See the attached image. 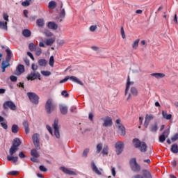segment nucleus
Wrapping results in <instances>:
<instances>
[{"label":"nucleus","instance_id":"9b49d317","mask_svg":"<svg viewBox=\"0 0 178 178\" xmlns=\"http://www.w3.org/2000/svg\"><path fill=\"white\" fill-rule=\"evenodd\" d=\"M26 79L27 80H31L32 81L33 80H37V79H38V80H41V74H40L39 72H33L28 74Z\"/></svg>","mask_w":178,"mask_h":178},{"label":"nucleus","instance_id":"4be33fe9","mask_svg":"<svg viewBox=\"0 0 178 178\" xmlns=\"http://www.w3.org/2000/svg\"><path fill=\"white\" fill-rule=\"evenodd\" d=\"M47 27H49L51 30H57L58 24H56L55 22H50L48 23Z\"/></svg>","mask_w":178,"mask_h":178},{"label":"nucleus","instance_id":"338daca9","mask_svg":"<svg viewBox=\"0 0 178 178\" xmlns=\"http://www.w3.org/2000/svg\"><path fill=\"white\" fill-rule=\"evenodd\" d=\"M27 55L28 56H30L31 59H32V60H34V56H33V54L30 51L27 52Z\"/></svg>","mask_w":178,"mask_h":178},{"label":"nucleus","instance_id":"bf43d9fd","mask_svg":"<svg viewBox=\"0 0 178 178\" xmlns=\"http://www.w3.org/2000/svg\"><path fill=\"white\" fill-rule=\"evenodd\" d=\"M39 169H40V172H47V168H45V166H44V165H40L39 167Z\"/></svg>","mask_w":178,"mask_h":178},{"label":"nucleus","instance_id":"a211bd4d","mask_svg":"<svg viewBox=\"0 0 178 178\" xmlns=\"http://www.w3.org/2000/svg\"><path fill=\"white\" fill-rule=\"evenodd\" d=\"M69 79L70 80H71V81H73L74 83H76V84H79L80 86H84V83L74 76H70Z\"/></svg>","mask_w":178,"mask_h":178},{"label":"nucleus","instance_id":"4c0bfd02","mask_svg":"<svg viewBox=\"0 0 178 178\" xmlns=\"http://www.w3.org/2000/svg\"><path fill=\"white\" fill-rule=\"evenodd\" d=\"M38 63H39L40 66L45 67V66H47V60L40 59L38 60Z\"/></svg>","mask_w":178,"mask_h":178},{"label":"nucleus","instance_id":"de8ad7c7","mask_svg":"<svg viewBox=\"0 0 178 178\" xmlns=\"http://www.w3.org/2000/svg\"><path fill=\"white\" fill-rule=\"evenodd\" d=\"M44 34H45L46 37H52L54 35L52 32H51V31H49L48 30H45L44 31Z\"/></svg>","mask_w":178,"mask_h":178},{"label":"nucleus","instance_id":"c85d7f7f","mask_svg":"<svg viewBox=\"0 0 178 178\" xmlns=\"http://www.w3.org/2000/svg\"><path fill=\"white\" fill-rule=\"evenodd\" d=\"M92 169L95 173H97V175H101V171L98 170V168H97V165H95V163L92 162Z\"/></svg>","mask_w":178,"mask_h":178},{"label":"nucleus","instance_id":"0e129e2a","mask_svg":"<svg viewBox=\"0 0 178 178\" xmlns=\"http://www.w3.org/2000/svg\"><path fill=\"white\" fill-rule=\"evenodd\" d=\"M24 62L26 63V66H30V60L27 58H24Z\"/></svg>","mask_w":178,"mask_h":178},{"label":"nucleus","instance_id":"37998d69","mask_svg":"<svg viewBox=\"0 0 178 178\" xmlns=\"http://www.w3.org/2000/svg\"><path fill=\"white\" fill-rule=\"evenodd\" d=\"M12 131L13 133H17V131H19V127L16 124H13L12 127Z\"/></svg>","mask_w":178,"mask_h":178},{"label":"nucleus","instance_id":"7ed1b4c3","mask_svg":"<svg viewBox=\"0 0 178 178\" xmlns=\"http://www.w3.org/2000/svg\"><path fill=\"white\" fill-rule=\"evenodd\" d=\"M133 144L135 148H138L140 152H147V144L145 142L140 141L138 138H134L133 140Z\"/></svg>","mask_w":178,"mask_h":178},{"label":"nucleus","instance_id":"864d4df0","mask_svg":"<svg viewBox=\"0 0 178 178\" xmlns=\"http://www.w3.org/2000/svg\"><path fill=\"white\" fill-rule=\"evenodd\" d=\"M121 35L123 39L126 38V34L124 33V29L123 26L121 27Z\"/></svg>","mask_w":178,"mask_h":178},{"label":"nucleus","instance_id":"13d9d810","mask_svg":"<svg viewBox=\"0 0 178 178\" xmlns=\"http://www.w3.org/2000/svg\"><path fill=\"white\" fill-rule=\"evenodd\" d=\"M61 95L64 96L65 98H67V97H69V93H67V91L63 90L61 92Z\"/></svg>","mask_w":178,"mask_h":178},{"label":"nucleus","instance_id":"412c9836","mask_svg":"<svg viewBox=\"0 0 178 178\" xmlns=\"http://www.w3.org/2000/svg\"><path fill=\"white\" fill-rule=\"evenodd\" d=\"M162 116L166 120H170L172 119V114H168L166 111H162Z\"/></svg>","mask_w":178,"mask_h":178},{"label":"nucleus","instance_id":"5701e85b","mask_svg":"<svg viewBox=\"0 0 178 178\" xmlns=\"http://www.w3.org/2000/svg\"><path fill=\"white\" fill-rule=\"evenodd\" d=\"M131 168L134 172H140V170H141V167L140 166V165H138V163L131 165Z\"/></svg>","mask_w":178,"mask_h":178},{"label":"nucleus","instance_id":"f257e3e1","mask_svg":"<svg viewBox=\"0 0 178 178\" xmlns=\"http://www.w3.org/2000/svg\"><path fill=\"white\" fill-rule=\"evenodd\" d=\"M22 144V142L20 141V139L19 138H16L13 141V145L9 149V156H7L8 161L13 162V163H16L17 161L19 160V157L17 156H13L14 154H16L17 152L18 147H20Z\"/></svg>","mask_w":178,"mask_h":178},{"label":"nucleus","instance_id":"473e14b6","mask_svg":"<svg viewBox=\"0 0 178 178\" xmlns=\"http://www.w3.org/2000/svg\"><path fill=\"white\" fill-rule=\"evenodd\" d=\"M0 29H3V30H8V22H0Z\"/></svg>","mask_w":178,"mask_h":178},{"label":"nucleus","instance_id":"b1692460","mask_svg":"<svg viewBox=\"0 0 178 178\" xmlns=\"http://www.w3.org/2000/svg\"><path fill=\"white\" fill-rule=\"evenodd\" d=\"M151 76L155 77L156 79H163L165 77V74L163 73H153L151 74Z\"/></svg>","mask_w":178,"mask_h":178},{"label":"nucleus","instance_id":"ea45409f","mask_svg":"<svg viewBox=\"0 0 178 178\" xmlns=\"http://www.w3.org/2000/svg\"><path fill=\"white\" fill-rule=\"evenodd\" d=\"M17 70H18L19 73H24V65H19L17 66Z\"/></svg>","mask_w":178,"mask_h":178},{"label":"nucleus","instance_id":"f03ea898","mask_svg":"<svg viewBox=\"0 0 178 178\" xmlns=\"http://www.w3.org/2000/svg\"><path fill=\"white\" fill-rule=\"evenodd\" d=\"M133 86H134V81H130V76H128L124 92L125 95H127V92H129V90H130V93L127 98V101L131 99V95H133V97H137V95H138V90L136 87H133Z\"/></svg>","mask_w":178,"mask_h":178},{"label":"nucleus","instance_id":"6e6d98bb","mask_svg":"<svg viewBox=\"0 0 178 178\" xmlns=\"http://www.w3.org/2000/svg\"><path fill=\"white\" fill-rule=\"evenodd\" d=\"M58 45H59V47H63V45H65V40H58Z\"/></svg>","mask_w":178,"mask_h":178},{"label":"nucleus","instance_id":"6e6552de","mask_svg":"<svg viewBox=\"0 0 178 178\" xmlns=\"http://www.w3.org/2000/svg\"><path fill=\"white\" fill-rule=\"evenodd\" d=\"M59 120L56 119L53 124V128L54 129V136L56 138H60V133L59 132Z\"/></svg>","mask_w":178,"mask_h":178},{"label":"nucleus","instance_id":"c03bdc74","mask_svg":"<svg viewBox=\"0 0 178 178\" xmlns=\"http://www.w3.org/2000/svg\"><path fill=\"white\" fill-rule=\"evenodd\" d=\"M54 63H55V60L54 59V56H51L49 58V65L54 67Z\"/></svg>","mask_w":178,"mask_h":178},{"label":"nucleus","instance_id":"72a5a7b5","mask_svg":"<svg viewBox=\"0 0 178 178\" xmlns=\"http://www.w3.org/2000/svg\"><path fill=\"white\" fill-rule=\"evenodd\" d=\"M36 24L39 27H44V19H38L36 21Z\"/></svg>","mask_w":178,"mask_h":178},{"label":"nucleus","instance_id":"cd10ccee","mask_svg":"<svg viewBox=\"0 0 178 178\" xmlns=\"http://www.w3.org/2000/svg\"><path fill=\"white\" fill-rule=\"evenodd\" d=\"M54 42H55V38H49L45 40L44 43L47 46H51L54 44Z\"/></svg>","mask_w":178,"mask_h":178},{"label":"nucleus","instance_id":"2f4dec72","mask_svg":"<svg viewBox=\"0 0 178 178\" xmlns=\"http://www.w3.org/2000/svg\"><path fill=\"white\" fill-rule=\"evenodd\" d=\"M140 42V39H137L132 43L133 49H137L138 48V44Z\"/></svg>","mask_w":178,"mask_h":178},{"label":"nucleus","instance_id":"e2e57ef3","mask_svg":"<svg viewBox=\"0 0 178 178\" xmlns=\"http://www.w3.org/2000/svg\"><path fill=\"white\" fill-rule=\"evenodd\" d=\"M10 79L11 80V81H13V82H16L17 81V77L12 75L10 77Z\"/></svg>","mask_w":178,"mask_h":178},{"label":"nucleus","instance_id":"a878e982","mask_svg":"<svg viewBox=\"0 0 178 178\" xmlns=\"http://www.w3.org/2000/svg\"><path fill=\"white\" fill-rule=\"evenodd\" d=\"M31 156H34L35 158H40V153L37 151V149H33L31 151Z\"/></svg>","mask_w":178,"mask_h":178},{"label":"nucleus","instance_id":"09e8293b","mask_svg":"<svg viewBox=\"0 0 178 178\" xmlns=\"http://www.w3.org/2000/svg\"><path fill=\"white\" fill-rule=\"evenodd\" d=\"M89 152H90V149H85L83 152L82 156H83V158H87V155Z\"/></svg>","mask_w":178,"mask_h":178},{"label":"nucleus","instance_id":"0eeeda50","mask_svg":"<svg viewBox=\"0 0 178 178\" xmlns=\"http://www.w3.org/2000/svg\"><path fill=\"white\" fill-rule=\"evenodd\" d=\"M60 9L59 11V17H57V22H58V23H61V22H63V19H65V17H66V11L65 10V8H63V4L62 3H60Z\"/></svg>","mask_w":178,"mask_h":178},{"label":"nucleus","instance_id":"393cba45","mask_svg":"<svg viewBox=\"0 0 178 178\" xmlns=\"http://www.w3.org/2000/svg\"><path fill=\"white\" fill-rule=\"evenodd\" d=\"M22 35L26 37V38H29V37L31 35V31H30L29 29H24L22 31Z\"/></svg>","mask_w":178,"mask_h":178},{"label":"nucleus","instance_id":"6ab92c4d","mask_svg":"<svg viewBox=\"0 0 178 178\" xmlns=\"http://www.w3.org/2000/svg\"><path fill=\"white\" fill-rule=\"evenodd\" d=\"M149 129L152 133H156V131H158V123L154 122V124H152Z\"/></svg>","mask_w":178,"mask_h":178},{"label":"nucleus","instance_id":"c756f323","mask_svg":"<svg viewBox=\"0 0 178 178\" xmlns=\"http://www.w3.org/2000/svg\"><path fill=\"white\" fill-rule=\"evenodd\" d=\"M23 126L24 127L26 134H29V133L30 132V128L29 127V122L24 121L23 122Z\"/></svg>","mask_w":178,"mask_h":178},{"label":"nucleus","instance_id":"20e7f679","mask_svg":"<svg viewBox=\"0 0 178 178\" xmlns=\"http://www.w3.org/2000/svg\"><path fill=\"white\" fill-rule=\"evenodd\" d=\"M45 109L47 113H52L56 109V104L54 102L52 99H49L45 104Z\"/></svg>","mask_w":178,"mask_h":178},{"label":"nucleus","instance_id":"603ef678","mask_svg":"<svg viewBox=\"0 0 178 178\" xmlns=\"http://www.w3.org/2000/svg\"><path fill=\"white\" fill-rule=\"evenodd\" d=\"M3 19L6 20V23L9 22V15H8V14L4 13V14L3 15Z\"/></svg>","mask_w":178,"mask_h":178},{"label":"nucleus","instance_id":"49530a36","mask_svg":"<svg viewBox=\"0 0 178 178\" xmlns=\"http://www.w3.org/2000/svg\"><path fill=\"white\" fill-rule=\"evenodd\" d=\"M29 48L30 51H35V44H34V43H30L29 44Z\"/></svg>","mask_w":178,"mask_h":178},{"label":"nucleus","instance_id":"052dcab7","mask_svg":"<svg viewBox=\"0 0 178 178\" xmlns=\"http://www.w3.org/2000/svg\"><path fill=\"white\" fill-rule=\"evenodd\" d=\"M111 173H112L113 177H115V176H116V170L115 169V167H112L111 168Z\"/></svg>","mask_w":178,"mask_h":178},{"label":"nucleus","instance_id":"a18cd8bd","mask_svg":"<svg viewBox=\"0 0 178 178\" xmlns=\"http://www.w3.org/2000/svg\"><path fill=\"white\" fill-rule=\"evenodd\" d=\"M130 163V166H133L134 165H136L137 164V160L136 159V158L131 159L129 161Z\"/></svg>","mask_w":178,"mask_h":178},{"label":"nucleus","instance_id":"aec40b11","mask_svg":"<svg viewBox=\"0 0 178 178\" xmlns=\"http://www.w3.org/2000/svg\"><path fill=\"white\" fill-rule=\"evenodd\" d=\"M68 109L67 106L60 105V112L62 115H67Z\"/></svg>","mask_w":178,"mask_h":178},{"label":"nucleus","instance_id":"bb28decb","mask_svg":"<svg viewBox=\"0 0 178 178\" xmlns=\"http://www.w3.org/2000/svg\"><path fill=\"white\" fill-rule=\"evenodd\" d=\"M6 52L7 54L6 59H7L8 60H10L12 59V51H10V48H7L6 49Z\"/></svg>","mask_w":178,"mask_h":178},{"label":"nucleus","instance_id":"5fc2aeb1","mask_svg":"<svg viewBox=\"0 0 178 178\" xmlns=\"http://www.w3.org/2000/svg\"><path fill=\"white\" fill-rule=\"evenodd\" d=\"M69 79H70V76H66L64 79H62L61 81H60V83L62 84V83H66V81H67Z\"/></svg>","mask_w":178,"mask_h":178},{"label":"nucleus","instance_id":"9d476101","mask_svg":"<svg viewBox=\"0 0 178 178\" xmlns=\"http://www.w3.org/2000/svg\"><path fill=\"white\" fill-rule=\"evenodd\" d=\"M115 147L117 155H120V153L123 152V149L124 148V143L122 141L117 142Z\"/></svg>","mask_w":178,"mask_h":178},{"label":"nucleus","instance_id":"c9c22d12","mask_svg":"<svg viewBox=\"0 0 178 178\" xmlns=\"http://www.w3.org/2000/svg\"><path fill=\"white\" fill-rule=\"evenodd\" d=\"M9 62H10V60H8L7 59H6L5 61H3L1 63V67H9V66H10V64L9 63Z\"/></svg>","mask_w":178,"mask_h":178},{"label":"nucleus","instance_id":"dca6fc26","mask_svg":"<svg viewBox=\"0 0 178 178\" xmlns=\"http://www.w3.org/2000/svg\"><path fill=\"white\" fill-rule=\"evenodd\" d=\"M142 173L143 178H152V172L149 170H143Z\"/></svg>","mask_w":178,"mask_h":178},{"label":"nucleus","instance_id":"f704fd0d","mask_svg":"<svg viewBox=\"0 0 178 178\" xmlns=\"http://www.w3.org/2000/svg\"><path fill=\"white\" fill-rule=\"evenodd\" d=\"M108 152H109V147H108L107 145L104 146L102 151V155H108Z\"/></svg>","mask_w":178,"mask_h":178},{"label":"nucleus","instance_id":"f3484780","mask_svg":"<svg viewBox=\"0 0 178 178\" xmlns=\"http://www.w3.org/2000/svg\"><path fill=\"white\" fill-rule=\"evenodd\" d=\"M60 170H62V172H63V173H65V175H76V172L70 170V169L65 168V167H61L60 168Z\"/></svg>","mask_w":178,"mask_h":178},{"label":"nucleus","instance_id":"423d86ee","mask_svg":"<svg viewBox=\"0 0 178 178\" xmlns=\"http://www.w3.org/2000/svg\"><path fill=\"white\" fill-rule=\"evenodd\" d=\"M26 95L32 104L38 105V99H40V97H38L37 94L35 92H29L26 94Z\"/></svg>","mask_w":178,"mask_h":178},{"label":"nucleus","instance_id":"4468645a","mask_svg":"<svg viewBox=\"0 0 178 178\" xmlns=\"http://www.w3.org/2000/svg\"><path fill=\"white\" fill-rule=\"evenodd\" d=\"M104 123L103 126L104 127H109L113 124V122L112 121V118L111 117H106L105 119L103 120Z\"/></svg>","mask_w":178,"mask_h":178},{"label":"nucleus","instance_id":"774afa93","mask_svg":"<svg viewBox=\"0 0 178 178\" xmlns=\"http://www.w3.org/2000/svg\"><path fill=\"white\" fill-rule=\"evenodd\" d=\"M132 178H144V177L141 175H136L133 176Z\"/></svg>","mask_w":178,"mask_h":178},{"label":"nucleus","instance_id":"e433bc0d","mask_svg":"<svg viewBox=\"0 0 178 178\" xmlns=\"http://www.w3.org/2000/svg\"><path fill=\"white\" fill-rule=\"evenodd\" d=\"M56 8V2L51 1L49 3V9H55Z\"/></svg>","mask_w":178,"mask_h":178},{"label":"nucleus","instance_id":"7c9ffc66","mask_svg":"<svg viewBox=\"0 0 178 178\" xmlns=\"http://www.w3.org/2000/svg\"><path fill=\"white\" fill-rule=\"evenodd\" d=\"M171 152H172L173 154H177L178 153V146L177 144H174L171 147Z\"/></svg>","mask_w":178,"mask_h":178},{"label":"nucleus","instance_id":"39448f33","mask_svg":"<svg viewBox=\"0 0 178 178\" xmlns=\"http://www.w3.org/2000/svg\"><path fill=\"white\" fill-rule=\"evenodd\" d=\"M115 127H117L118 132L120 134V136H126V128L122 123H120V120H116Z\"/></svg>","mask_w":178,"mask_h":178},{"label":"nucleus","instance_id":"680f3d73","mask_svg":"<svg viewBox=\"0 0 178 178\" xmlns=\"http://www.w3.org/2000/svg\"><path fill=\"white\" fill-rule=\"evenodd\" d=\"M90 31L93 33V31H95L97 30V25H92L90 27Z\"/></svg>","mask_w":178,"mask_h":178},{"label":"nucleus","instance_id":"4d7b16f0","mask_svg":"<svg viewBox=\"0 0 178 178\" xmlns=\"http://www.w3.org/2000/svg\"><path fill=\"white\" fill-rule=\"evenodd\" d=\"M1 125L3 129H5V130L8 129V124L6 122H1Z\"/></svg>","mask_w":178,"mask_h":178},{"label":"nucleus","instance_id":"ddd939ff","mask_svg":"<svg viewBox=\"0 0 178 178\" xmlns=\"http://www.w3.org/2000/svg\"><path fill=\"white\" fill-rule=\"evenodd\" d=\"M151 120H154V115L147 114L145 116V120L144 122V127H145V129L148 128V126L149 125V122Z\"/></svg>","mask_w":178,"mask_h":178},{"label":"nucleus","instance_id":"3c124183","mask_svg":"<svg viewBox=\"0 0 178 178\" xmlns=\"http://www.w3.org/2000/svg\"><path fill=\"white\" fill-rule=\"evenodd\" d=\"M171 140L173 143H175V141H177L178 140V134H175L172 138Z\"/></svg>","mask_w":178,"mask_h":178},{"label":"nucleus","instance_id":"1a4fd4ad","mask_svg":"<svg viewBox=\"0 0 178 178\" xmlns=\"http://www.w3.org/2000/svg\"><path fill=\"white\" fill-rule=\"evenodd\" d=\"M3 108H4L6 111L8 108L11 111H16V104H15L12 101H7L3 103Z\"/></svg>","mask_w":178,"mask_h":178},{"label":"nucleus","instance_id":"2eb2a0df","mask_svg":"<svg viewBox=\"0 0 178 178\" xmlns=\"http://www.w3.org/2000/svg\"><path fill=\"white\" fill-rule=\"evenodd\" d=\"M169 136V131H164L163 133L159 136V142L160 143H165V140H166V137Z\"/></svg>","mask_w":178,"mask_h":178},{"label":"nucleus","instance_id":"f8f14e48","mask_svg":"<svg viewBox=\"0 0 178 178\" xmlns=\"http://www.w3.org/2000/svg\"><path fill=\"white\" fill-rule=\"evenodd\" d=\"M32 138L35 148H36L37 151H38V149H40V134H33Z\"/></svg>","mask_w":178,"mask_h":178},{"label":"nucleus","instance_id":"79ce46f5","mask_svg":"<svg viewBox=\"0 0 178 178\" xmlns=\"http://www.w3.org/2000/svg\"><path fill=\"white\" fill-rule=\"evenodd\" d=\"M35 54H36L37 56H40V55H41V54H42V49H41V48H40V47L35 49Z\"/></svg>","mask_w":178,"mask_h":178},{"label":"nucleus","instance_id":"a19ab883","mask_svg":"<svg viewBox=\"0 0 178 178\" xmlns=\"http://www.w3.org/2000/svg\"><path fill=\"white\" fill-rule=\"evenodd\" d=\"M31 3V0H25L22 3V6H30V3Z\"/></svg>","mask_w":178,"mask_h":178},{"label":"nucleus","instance_id":"8fccbe9b","mask_svg":"<svg viewBox=\"0 0 178 178\" xmlns=\"http://www.w3.org/2000/svg\"><path fill=\"white\" fill-rule=\"evenodd\" d=\"M41 74H42L43 76H51V72L49 71H41Z\"/></svg>","mask_w":178,"mask_h":178},{"label":"nucleus","instance_id":"58836bf2","mask_svg":"<svg viewBox=\"0 0 178 178\" xmlns=\"http://www.w3.org/2000/svg\"><path fill=\"white\" fill-rule=\"evenodd\" d=\"M96 152L97 154H99V152H101V151H102V143H99L97 146H96Z\"/></svg>","mask_w":178,"mask_h":178},{"label":"nucleus","instance_id":"69168bd1","mask_svg":"<svg viewBox=\"0 0 178 178\" xmlns=\"http://www.w3.org/2000/svg\"><path fill=\"white\" fill-rule=\"evenodd\" d=\"M46 127H47L48 131H49V132L50 133V134H51V136H52V134H54V133L52 132V128H51V127H50L49 125H47Z\"/></svg>","mask_w":178,"mask_h":178}]
</instances>
